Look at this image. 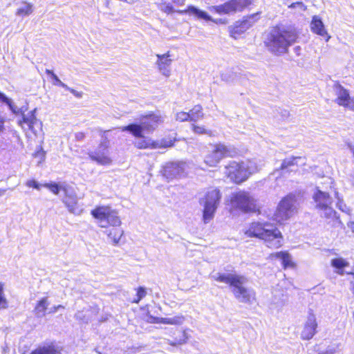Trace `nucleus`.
<instances>
[{
  "mask_svg": "<svg viewBox=\"0 0 354 354\" xmlns=\"http://www.w3.org/2000/svg\"><path fill=\"white\" fill-rule=\"evenodd\" d=\"M298 39L299 33L295 27L276 26L268 32L264 43L272 54L281 56L288 52L290 46Z\"/></svg>",
  "mask_w": 354,
  "mask_h": 354,
  "instance_id": "1",
  "label": "nucleus"
},
{
  "mask_svg": "<svg viewBox=\"0 0 354 354\" xmlns=\"http://www.w3.org/2000/svg\"><path fill=\"white\" fill-rule=\"evenodd\" d=\"M140 124L131 123L121 128L122 131H129L137 138H143L144 132H153L163 123L162 116L155 112H149L140 116Z\"/></svg>",
  "mask_w": 354,
  "mask_h": 354,
  "instance_id": "2",
  "label": "nucleus"
},
{
  "mask_svg": "<svg viewBox=\"0 0 354 354\" xmlns=\"http://www.w3.org/2000/svg\"><path fill=\"white\" fill-rule=\"evenodd\" d=\"M91 215L97 220L101 227L119 226L121 221L117 212L109 205H97L91 211Z\"/></svg>",
  "mask_w": 354,
  "mask_h": 354,
  "instance_id": "3",
  "label": "nucleus"
},
{
  "mask_svg": "<svg viewBox=\"0 0 354 354\" xmlns=\"http://www.w3.org/2000/svg\"><path fill=\"white\" fill-rule=\"evenodd\" d=\"M315 208L322 212L327 218L339 219L337 212L330 207L333 198L328 192H323L317 187L313 194Z\"/></svg>",
  "mask_w": 354,
  "mask_h": 354,
  "instance_id": "4",
  "label": "nucleus"
},
{
  "mask_svg": "<svg viewBox=\"0 0 354 354\" xmlns=\"http://www.w3.org/2000/svg\"><path fill=\"white\" fill-rule=\"evenodd\" d=\"M177 136L176 131H171L159 140L145 138L134 142V146L138 149L169 148L174 147L178 140Z\"/></svg>",
  "mask_w": 354,
  "mask_h": 354,
  "instance_id": "5",
  "label": "nucleus"
},
{
  "mask_svg": "<svg viewBox=\"0 0 354 354\" xmlns=\"http://www.w3.org/2000/svg\"><path fill=\"white\" fill-rule=\"evenodd\" d=\"M295 203L296 197L294 194H290L285 196L273 215L274 220L279 223L288 220L293 213Z\"/></svg>",
  "mask_w": 354,
  "mask_h": 354,
  "instance_id": "6",
  "label": "nucleus"
},
{
  "mask_svg": "<svg viewBox=\"0 0 354 354\" xmlns=\"http://www.w3.org/2000/svg\"><path fill=\"white\" fill-rule=\"evenodd\" d=\"M189 120L192 122L191 129L198 135L212 136V131L205 125L198 124L196 122L204 117L203 109L201 104L194 105L189 111Z\"/></svg>",
  "mask_w": 354,
  "mask_h": 354,
  "instance_id": "7",
  "label": "nucleus"
},
{
  "mask_svg": "<svg viewBox=\"0 0 354 354\" xmlns=\"http://www.w3.org/2000/svg\"><path fill=\"white\" fill-rule=\"evenodd\" d=\"M216 281L225 283L232 288V291L236 297H241L243 292L241 277L234 274L218 273L214 277Z\"/></svg>",
  "mask_w": 354,
  "mask_h": 354,
  "instance_id": "8",
  "label": "nucleus"
},
{
  "mask_svg": "<svg viewBox=\"0 0 354 354\" xmlns=\"http://www.w3.org/2000/svg\"><path fill=\"white\" fill-rule=\"evenodd\" d=\"M211 153L205 158V162L209 167H214L221 160L232 156V151L223 144L216 143L213 145Z\"/></svg>",
  "mask_w": 354,
  "mask_h": 354,
  "instance_id": "9",
  "label": "nucleus"
},
{
  "mask_svg": "<svg viewBox=\"0 0 354 354\" xmlns=\"http://www.w3.org/2000/svg\"><path fill=\"white\" fill-rule=\"evenodd\" d=\"M17 124L24 131H30L34 133H36L35 129H41V123L37 119L35 111H29L26 115L22 113Z\"/></svg>",
  "mask_w": 354,
  "mask_h": 354,
  "instance_id": "10",
  "label": "nucleus"
},
{
  "mask_svg": "<svg viewBox=\"0 0 354 354\" xmlns=\"http://www.w3.org/2000/svg\"><path fill=\"white\" fill-rule=\"evenodd\" d=\"M335 91L337 96L335 102L340 106L354 111V100L351 98L348 91L337 83L335 84Z\"/></svg>",
  "mask_w": 354,
  "mask_h": 354,
  "instance_id": "11",
  "label": "nucleus"
},
{
  "mask_svg": "<svg viewBox=\"0 0 354 354\" xmlns=\"http://www.w3.org/2000/svg\"><path fill=\"white\" fill-rule=\"evenodd\" d=\"M263 240L268 248H278L282 245L283 237L281 232L276 227L272 225Z\"/></svg>",
  "mask_w": 354,
  "mask_h": 354,
  "instance_id": "12",
  "label": "nucleus"
},
{
  "mask_svg": "<svg viewBox=\"0 0 354 354\" xmlns=\"http://www.w3.org/2000/svg\"><path fill=\"white\" fill-rule=\"evenodd\" d=\"M225 174L232 182L239 184L243 181L242 165L236 162H230L225 168Z\"/></svg>",
  "mask_w": 354,
  "mask_h": 354,
  "instance_id": "13",
  "label": "nucleus"
},
{
  "mask_svg": "<svg viewBox=\"0 0 354 354\" xmlns=\"http://www.w3.org/2000/svg\"><path fill=\"white\" fill-rule=\"evenodd\" d=\"M241 5V0H229L218 6H213L209 8L212 12L218 15H225L236 12Z\"/></svg>",
  "mask_w": 354,
  "mask_h": 354,
  "instance_id": "14",
  "label": "nucleus"
},
{
  "mask_svg": "<svg viewBox=\"0 0 354 354\" xmlns=\"http://www.w3.org/2000/svg\"><path fill=\"white\" fill-rule=\"evenodd\" d=\"M317 324L315 316L314 314L309 313L304 329L301 333V338L306 340L312 339L317 332Z\"/></svg>",
  "mask_w": 354,
  "mask_h": 354,
  "instance_id": "15",
  "label": "nucleus"
},
{
  "mask_svg": "<svg viewBox=\"0 0 354 354\" xmlns=\"http://www.w3.org/2000/svg\"><path fill=\"white\" fill-rule=\"evenodd\" d=\"M270 226L272 225L268 223L263 225L259 222L252 223L250 228L245 231V236L258 237L263 239L266 234H267L270 229Z\"/></svg>",
  "mask_w": 354,
  "mask_h": 354,
  "instance_id": "16",
  "label": "nucleus"
},
{
  "mask_svg": "<svg viewBox=\"0 0 354 354\" xmlns=\"http://www.w3.org/2000/svg\"><path fill=\"white\" fill-rule=\"evenodd\" d=\"M226 205L232 214L243 210V194L241 192L232 194L226 201Z\"/></svg>",
  "mask_w": 354,
  "mask_h": 354,
  "instance_id": "17",
  "label": "nucleus"
},
{
  "mask_svg": "<svg viewBox=\"0 0 354 354\" xmlns=\"http://www.w3.org/2000/svg\"><path fill=\"white\" fill-rule=\"evenodd\" d=\"M263 162L257 158H248L245 162V181L250 176L257 173L263 167Z\"/></svg>",
  "mask_w": 354,
  "mask_h": 354,
  "instance_id": "18",
  "label": "nucleus"
},
{
  "mask_svg": "<svg viewBox=\"0 0 354 354\" xmlns=\"http://www.w3.org/2000/svg\"><path fill=\"white\" fill-rule=\"evenodd\" d=\"M288 295L286 291L279 288H275L272 291V297L271 300V308L279 310L287 302Z\"/></svg>",
  "mask_w": 354,
  "mask_h": 354,
  "instance_id": "19",
  "label": "nucleus"
},
{
  "mask_svg": "<svg viewBox=\"0 0 354 354\" xmlns=\"http://www.w3.org/2000/svg\"><path fill=\"white\" fill-rule=\"evenodd\" d=\"M222 194L217 187H209L204 196V204L218 206Z\"/></svg>",
  "mask_w": 354,
  "mask_h": 354,
  "instance_id": "20",
  "label": "nucleus"
},
{
  "mask_svg": "<svg viewBox=\"0 0 354 354\" xmlns=\"http://www.w3.org/2000/svg\"><path fill=\"white\" fill-rule=\"evenodd\" d=\"M310 28L314 33L323 37H326V41L329 40L330 37L328 35L322 19L318 16H314L313 17L310 23Z\"/></svg>",
  "mask_w": 354,
  "mask_h": 354,
  "instance_id": "21",
  "label": "nucleus"
},
{
  "mask_svg": "<svg viewBox=\"0 0 354 354\" xmlns=\"http://www.w3.org/2000/svg\"><path fill=\"white\" fill-rule=\"evenodd\" d=\"M88 157L91 160L100 165L107 166L112 163L111 158L106 153L102 151L89 152Z\"/></svg>",
  "mask_w": 354,
  "mask_h": 354,
  "instance_id": "22",
  "label": "nucleus"
},
{
  "mask_svg": "<svg viewBox=\"0 0 354 354\" xmlns=\"http://www.w3.org/2000/svg\"><path fill=\"white\" fill-rule=\"evenodd\" d=\"M184 317L183 315H177L174 317L162 318L158 317H149V322L151 324H163L169 325H179L183 323Z\"/></svg>",
  "mask_w": 354,
  "mask_h": 354,
  "instance_id": "23",
  "label": "nucleus"
},
{
  "mask_svg": "<svg viewBox=\"0 0 354 354\" xmlns=\"http://www.w3.org/2000/svg\"><path fill=\"white\" fill-rule=\"evenodd\" d=\"M30 354H64L62 348L56 346L53 344L39 347L33 350Z\"/></svg>",
  "mask_w": 354,
  "mask_h": 354,
  "instance_id": "24",
  "label": "nucleus"
},
{
  "mask_svg": "<svg viewBox=\"0 0 354 354\" xmlns=\"http://www.w3.org/2000/svg\"><path fill=\"white\" fill-rule=\"evenodd\" d=\"M63 202L68 208V211L73 214H79L81 210L77 205V200L75 196L66 195Z\"/></svg>",
  "mask_w": 354,
  "mask_h": 354,
  "instance_id": "25",
  "label": "nucleus"
},
{
  "mask_svg": "<svg viewBox=\"0 0 354 354\" xmlns=\"http://www.w3.org/2000/svg\"><path fill=\"white\" fill-rule=\"evenodd\" d=\"M48 304V299L46 297H42L38 300L34 308V313L35 315L38 317L45 316Z\"/></svg>",
  "mask_w": 354,
  "mask_h": 354,
  "instance_id": "26",
  "label": "nucleus"
},
{
  "mask_svg": "<svg viewBox=\"0 0 354 354\" xmlns=\"http://www.w3.org/2000/svg\"><path fill=\"white\" fill-rule=\"evenodd\" d=\"M183 171V169L180 162H169L164 169L165 174L171 176V178L180 175Z\"/></svg>",
  "mask_w": 354,
  "mask_h": 354,
  "instance_id": "27",
  "label": "nucleus"
},
{
  "mask_svg": "<svg viewBox=\"0 0 354 354\" xmlns=\"http://www.w3.org/2000/svg\"><path fill=\"white\" fill-rule=\"evenodd\" d=\"M245 213L247 212H259V206L257 203V201L250 196L248 193L245 192Z\"/></svg>",
  "mask_w": 354,
  "mask_h": 354,
  "instance_id": "28",
  "label": "nucleus"
},
{
  "mask_svg": "<svg viewBox=\"0 0 354 354\" xmlns=\"http://www.w3.org/2000/svg\"><path fill=\"white\" fill-rule=\"evenodd\" d=\"M330 264L335 269L336 273L339 275H344L345 273L344 268L349 266V263L341 257L333 259Z\"/></svg>",
  "mask_w": 354,
  "mask_h": 354,
  "instance_id": "29",
  "label": "nucleus"
},
{
  "mask_svg": "<svg viewBox=\"0 0 354 354\" xmlns=\"http://www.w3.org/2000/svg\"><path fill=\"white\" fill-rule=\"evenodd\" d=\"M217 207L218 206L203 204V221L205 223H208L214 218Z\"/></svg>",
  "mask_w": 354,
  "mask_h": 354,
  "instance_id": "30",
  "label": "nucleus"
},
{
  "mask_svg": "<svg viewBox=\"0 0 354 354\" xmlns=\"http://www.w3.org/2000/svg\"><path fill=\"white\" fill-rule=\"evenodd\" d=\"M22 6L16 10L15 15L24 17L30 15L34 10V6L32 3L28 1H22Z\"/></svg>",
  "mask_w": 354,
  "mask_h": 354,
  "instance_id": "31",
  "label": "nucleus"
},
{
  "mask_svg": "<svg viewBox=\"0 0 354 354\" xmlns=\"http://www.w3.org/2000/svg\"><path fill=\"white\" fill-rule=\"evenodd\" d=\"M189 339L188 335L186 330H180L173 340H169V344L172 346H178L184 344L187 342Z\"/></svg>",
  "mask_w": 354,
  "mask_h": 354,
  "instance_id": "32",
  "label": "nucleus"
},
{
  "mask_svg": "<svg viewBox=\"0 0 354 354\" xmlns=\"http://www.w3.org/2000/svg\"><path fill=\"white\" fill-rule=\"evenodd\" d=\"M230 35L236 39L241 37L243 33V21H238L229 27Z\"/></svg>",
  "mask_w": 354,
  "mask_h": 354,
  "instance_id": "33",
  "label": "nucleus"
},
{
  "mask_svg": "<svg viewBox=\"0 0 354 354\" xmlns=\"http://www.w3.org/2000/svg\"><path fill=\"white\" fill-rule=\"evenodd\" d=\"M187 12L189 14L195 15L198 19H202L205 21H211L214 23H217V21L212 19V17L209 15H208L206 12L201 10L194 6H189L187 9Z\"/></svg>",
  "mask_w": 354,
  "mask_h": 354,
  "instance_id": "34",
  "label": "nucleus"
},
{
  "mask_svg": "<svg viewBox=\"0 0 354 354\" xmlns=\"http://www.w3.org/2000/svg\"><path fill=\"white\" fill-rule=\"evenodd\" d=\"M120 226V225L112 226L113 228L109 230L107 234L109 238L111 240L114 245H117L119 243L120 238L123 234V230Z\"/></svg>",
  "mask_w": 354,
  "mask_h": 354,
  "instance_id": "35",
  "label": "nucleus"
},
{
  "mask_svg": "<svg viewBox=\"0 0 354 354\" xmlns=\"http://www.w3.org/2000/svg\"><path fill=\"white\" fill-rule=\"evenodd\" d=\"M169 51L163 55H157V65L160 70H165L171 64V59L169 58Z\"/></svg>",
  "mask_w": 354,
  "mask_h": 354,
  "instance_id": "36",
  "label": "nucleus"
},
{
  "mask_svg": "<svg viewBox=\"0 0 354 354\" xmlns=\"http://www.w3.org/2000/svg\"><path fill=\"white\" fill-rule=\"evenodd\" d=\"M245 305L248 304L250 308H254L257 305V299L255 297V292L252 289H248L245 288ZM246 306H245V308Z\"/></svg>",
  "mask_w": 354,
  "mask_h": 354,
  "instance_id": "37",
  "label": "nucleus"
},
{
  "mask_svg": "<svg viewBox=\"0 0 354 354\" xmlns=\"http://www.w3.org/2000/svg\"><path fill=\"white\" fill-rule=\"evenodd\" d=\"M277 259L281 260L282 266L284 268L293 266L290 254L287 252H278L273 254Z\"/></svg>",
  "mask_w": 354,
  "mask_h": 354,
  "instance_id": "38",
  "label": "nucleus"
},
{
  "mask_svg": "<svg viewBox=\"0 0 354 354\" xmlns=\"http://www.w3.org/2000/svg\"><path fill=\"white\" fill-rule=\"evenodd\" d=\"M260 12L245 16V30L252 26L260 18Z\"/></svg>",
  "mask_w": 354,
  "mask_h": 354,
  "instance_id": "39",
  "label": "nucleus"
},
{
  "mask_svg": "<svg viewBox=\"0 0 354 354\" xmlns=\"http://www.w3.org/2000/svg\"><path fill=\"white\" fill-rule=\"evenodd\" d=\"M299 158V157L295 156L286 158L285 160H283L281 165L280 170L283 171L284 170L288 169L290 167L294 166L296 164L295 161Z\"/></svg>",
  "mask_w": 354,
  "mask_h": 354,
  "instance_id": "40",
  "label": "nucleus"
},
{
  "mask_svg": "<svg viewBox=\"0 0 354 354\" xmlns=\"http://www.w3.org/2000/svg\"><path fill=\"white\" fill-rule=\"evenodd\" d=\"M136 297L131 301L133 304H138L147 295L146 288L140 286L136 289Z\"/></svg>",
  "mask_w": 354,
  "mask_h": 354,
  "instance_id": "41",
  "label": "nucleus"
},
{
  "mask_svg": "<svg viewBox=\"0 0 354 354\" xmlns=\"http://www.w3.org/2000/svg\"><path fill=\"white\" fill-rule=\"evenodd\" d=\"M45 73L46 75H48L53 80V84L56 86H61L62 88H66V85L63 83L57 76L56 74L54 73V72L49 69H46Z\"/></svg>",
  "mask_w": 354,
  "mask_h": 354,
  "instance_id": "42",
  "label": "nucleus"
},
{
  "mask_svg": "<svg viewBox=\"0 0 354 354\" xmlns=\"http://www.w3.org/2000/svg\"><path fill=\"white\" fill-rule=\"evenodd\" d=\"M43 187L47 188L53 194H54L55 195H57L61 190V186L55 182L44 183Z\"/></svg>",
  "mask_w": 354,
  "mask_h": 354,
  "instance_id": "43",
  "label": "nucleus"
},
{
  "mask_svg": "<svg viewBox=\"0 0 354 354\" xmlns=\"http://www.w3.org/2000/svg\"><path fill=\"white\" fill-rule=\"evenodd\" d=\"M8 306V300L3 292V284L0 283V309H6Z\"/></svg>",
  "mask_w": 354,
  "mask_h": 354,
  "instance_id": "44",
  "label": "nucleus"
},
{
  "mask_svg": "<svg viewBox=\"0 0 354 354\" xmlns=\"http://www.w3.org/2000/svg\"><path fill=\"white\" fill-rule=\"evenodd\" d=\"M275 111L277 112V115H275L274 116L278 118L279 120H286L290 116V112L283 109L278 108L276 109Z\"/></svg>",
  "mask_w": 354,
  "mask_h": 354,
  "instance_id": "45",
  "label": "nucleus"
},
{
  "mask_svg": "<svg viewBox=\"0 0 354 354\" xmlns=\"http://www.w3.org/2000/svg\"><path fill=\"white\" fill-rule=\"evenodd\" d=\"M188 111H179L176 114V120L178 122H189Z\"/></svg>",
  "mask_w": 354,
  "mask_h": 354,
  "instance_id": "46",
  "label": "nucleus"
},
{
  "mask_svg": "<svg viewBox=\"0 0 354 354\" xmlns=\"http://www.w3.org/2000/svg\"><path fill=\"white\" fill-rule=\"evenodd\" d=\"M337 207L341 210L342 212L350 214V208L346 206V205L344 203L342 200H340L338 198L337 203Z\"/></svg>",
  "mask_w": 354,
  "mask_h": 354,
  "instance_id": "47",
  "label": "nucleus"
},
{
  "mask_svg": "<svg viewBox=\"0 0 354 354\" xmlns=\"http://www.w3.org/2000/svg\"><path fill=\"white\" fill-rule=\"evenodd\" d=\"M26 185L28 187H30V188H33V189H40V188L41 187H43V184H39L34 179H31V180H28L26 183Z\"/></svg>",
  "mask_w": 354,
  "mask_h": 354,
  "instance_id": "48",
  "label": "nucleus"
},
{
  "mask_svg": "<svg viewBox=\"0 0 354 354\" xmlns=\"http://www.w3.org/2000/svg\"><path fill=\"white\" fill-rule=\"evenodd\" d=\"M288 8H291V9L298 8L302 11H304L306 10V6L301 1H297V2L292 3L290 6H288Z\"/></svg>",
  "mask_w": 354,
  "mask_h": 354,
  "instance_id": "49",
  "label": "nucleus"
},
{
  "mask_svg": "<svg viewBox=\"0 0 354 354\" xmlns=\"http://www.w3.org/2000/svg\"><path fill=\"white\" fill-rule=\"evenodd\" d=\"M0 102L6 104L12 110L13 105L12 101L1 92H0Z\"/></svg>",
  "mask_w": 354,
  "mask_h": 354,
  "instance_id": "50",
  "label": "nucleus"
},
{
  "mask_svg": "<svg viewBox=\"0 0 354 354\" xmlns=\"http://www.w3.org/2000/svg\"><path fill=\"white\" fill-rule=\"evenodd\" d=\"M162 10L167 14H170L174 12V8L171 5L167 4L162 8Z\"/></svg>",
  "mask_w": 354,
  "mask_h": 354,
  "instance_id": "51",
  "label": "nucleus"
},
{
  "mask_svg": "<svg viewBox=\"0 0 354 354\" xmlns=\"http://www.w3.org/2000/svg\"><path fill=\"white\" fill-rule=\"evenodd\" d=\"M64 88L68 90V91H70L71 93H73L77 97H81L82 96V92H78L73 88L68 87L67 86H66V88Z\"/></svg>",
  "mask_w": 354,
  "mask_h": 354,
  "instance_id": "52",
  "label": "nucleus"
},
{
  "mask_svg": "<svg viewBox=\"0 0 354 354\" xmlns=\"http://www.w3.org/2000/svg\"><path fill=\"white\" fill-rule=\"evenodd\" d=\"M64 308V306H62V305H57V306H53L51 308H50V310L49 311V313H55V312H57L58 310L59 309H63Z\"/></svg>",
  "mask_w": 354,
  "mask_h": 354,
  "instance_id": "53",
  "label": "nucleus"
},
{
  "mask_svg": "<svg viewBox=\"0 0 354 354\" xmlns=\"http://www.w3.org/2000/svg\"><path fill=\"white\" fill-rule=\"evenodd\" d=\"M44 156H45V152L43 151V149L41 148H39V150H37V151H35L33 153V156H35V157L41 156V158H44Z\"/></svg>",
  "mask_w": 354,
  "mask_h": 354,
  "instance_id": "54",
  "label": "nucleus"
},
{
  "mask_svg": "<svg viewBox=\"0 0 354 354\" xmlns=\"http://www.w3.org/2000/svg\"><path fill=\"white\" fill-rule=\"evenodd\" d=\"M99 147L100 148H103V149H107L108 147H109V140H104L103 142H102L99 145Z\"/></svg>",
  "mask_w": 354,
  "mask_h": 354,
  "instance_id": "55",
  "label": "nucleus"
},
{
  "mask_svg": "<svg viewBox=\"0 0 354 354\" xmlns=\"http://www.w3.org/2000/svg\"><path fill=\"white\" fill-rule=\"evenodd\" d=\"M5 129V119L0 116V132Z\"/></svg>",
  "mask_w": 354,
  "mask_h": 354,
  "instance_id": "56",
  "label": "nucleus"
},
{
  "mask_svg": "<svg viewBox=\"0 0 354 354\" xmlns=\"http://www.w3.org/2000/svg\"><path fill=\"white\" fill-rule=\"evenodd\" d=\"M301 48L299 46H297L293 48L294 53L297 55L299 56L301 54Z\"/></svg>",
  "mask_w": 354,
  "mask_h": 354,
  "instance_id": "57",
  "label": "nucleus"
},
{
  "mask_svg": "<svg viewBox=\"0 0 354 354\" xmlns=\"http://www.w3.org/2000/svg\"><path fill=\"white\" fill-rule=\"evenodd\" d=\"M347 274H351L353 276V279L351 281V284L352 286L351 291L354 294V272H346Z\"/></svg>",
  "mask_w": 354,
  "mask_h": 354,
  "instance_id": "58",
  "label": "nucleus"
},
{
  "mask_svg": "<svg viewBox=\"0 0 354 354\" xmlns=\"http://www.w3.org/2000/svg\"><path fill=\"white\" fill-rule=\"evenodd\" d=\"M75 137L78 140H81V139H83L85 137V134L83 132H80V133L76 134Z\"/></svg>",
  "mask_w": 354,
  "mask_h": 354,
  "instance_id": "59",
  "label": "nucleus"
},
{
  "mask_svg": "<svg viewBox=\"0 0 354 354\" xmlns=\"http://www.w3.org/2000/svg\"><path fill=\"white\" fill-rule=\"evenodd\" d=\"M253 2V0H245V8L251 5Z\"/></svg>",
  "mask_w": 354,
  "mask_h": 354,
  "instance_id": "60",
  "label": "nucleus"
}]
</instances>
